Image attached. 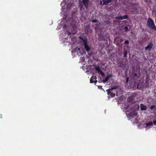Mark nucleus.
Here are the masks:
<instances>
[{
  "label": "nucleus",
  "instance_id": "29",
  "mask_svg": "<svg viewBox=\"0 0 156 156\" xmlns=\"http://www.w3.org/2000/svg\"><path fill=\"white\" fill-rule=\"evenodd\" d=\"M153 123L154 125H156V120L153 121Z\"/></svg>",
  "mask_w": 156,
  "mask_h": 156
},
{
  "label": "nucleus",
  "instance_id": "12",
  "mask_svg": "<svg viewBox=\"0 0 156 156\" xmlns=\"http://www.w3.org/2000/svg\"><path fill=\"white\" fill-rule=\"evenodd\" d=\"M140 109L141 110H145L147 109V107L146 105L143 104H141L140 105Z\"/></svg>",
  "mask_w": 156,
  "mask_h": 156
},
{
  "label": "nucleus",
  "instance_id": "3",
  "mask_svg": "<svg viewBox=\"0 0 156 156\" xmlns=\"http://www.w3.org/2000/svg\"><path fill=\"white\" fill-rule=\"evenodd\" d=\"M80 38L83 40L84 45V47L86 51L87 52L89 51L90 50L91 48L87 44V40L86 39H83L81 37H80Z\"/></svg>",
  "mask_w": 156,
  "mask_h": 156
},
{
  "label": "nucleus",
  "instance_id": "28",
  "mask_svg": "<svg viewBox=\"0 0 156 156\" xmlns=\"http://www.w3.org/2000/svg\"><path fill=\"white\" fill-rule=\"evenodd\" d=\"M123 39H120L119 40V42H120V43L122 42H123Z\"/></svg>",
  "mask_w": 156,
  "mask_h": 156
},
{
  "label": "nucleus",
  "instance_id": "31",
  "mask_svg": "<svg viewBox=\"0 0 156 156\" xmlns=\"http://www.w3.org/2000/svg\"><path fill=\"white\" fill-rule=\"evenodd\" d=\"M2 114H0V118H2Z\"/></svg>",
  "mask_w": 156,
  "mask_h": 156
},
{
  "label": "nucleus",
  "instance_id": "22",
  "mask_svg": "<svg viewBox=\"0 0 156 156\" xmlns=\"http://www.w3.org/2000/svg\"><path fill=\"white\" fill-rule=\"evenodd\" d=\"M99 73H100L101 74V75L102 76H104L105 75V74L104 73L101 71V70L100 72Z\"/></svg>",
  "mask_w": 156,
  "mask_h": 156
},
{
  "label": "nucleus",
  "instance_id": "2",
  "mask_svg": "<svg viewBox=\"0 0 156 156\" xmlns=\"http://www.w3.org/2000/svg\"><path fill=\"white\" fill-rule=\"evenodd\" d=\"M117 86L112 88L111 89L107 90L108 92V94L111 96V97H113L115 96V94L117 93V91L116 90L117 88Z\"/></svg>",
  "mask_w": 156,
  "mask_h": 156
},
{
  "label": "nucleus",
  "instance_id": "1",
  "mask_svg": "<svg viewBox=\"0 0 156 156\" xmlns=\"http://www.w3.org/2000/svg\"><path fill=\"white\" fill-rule=\"evenodd\" d=\"M147 25L149 27L153 30L156 31V27L154 21L151 18H149L147 21Z\"/></svg>",
  "mask_w": 156,
  "mask_h": 156
},
{
  "label": "nucleus",
  "instance_id": "35",
  "mask_svg": "<svg viewBox=\"0 0 156 156\" xmlns=\"http://www.w3.org/2000/svg\"><path fill=\"white\" fill-rule=\"evenodd\" d=\"M94 79H93V81H94Z\"/></svg>",
  "mask_w": 156,
  "mask_h": 156
},
{
  "label": "nucleus",
  "instance_id": "32",
  "mask_svg": "<svg viewBox=\"0 0 156 156\" xmlns=\"http://www.w3.org/2000/svg\"><path fill=\"white\" fill-rule=\"evenodd\" d=\"M111 23L109 21H108L107 22V24H109V23Z\"/></svg>",
  "mask_w": 156,
  "mask_h": 156
},
{
  "label": "nucleus",
  "instance_id": "5",
  "mask_svg": "<svg viewBox=\"0 0 156 156\" xmlns=\"http://www.w3.org/2000/svg\"><path fill=\"white\" fill-rule=\"evenodd\" d=\"M153 46V43L151 41L150 42V43H149L147 46L145 47V50L146 51H147V50H148L149 51H150L151 50V48H152Z\"/></svg>",
  "mask_w": 156,
  "mask_h": 156
},
{
  "label": "nucleus",
  "instance_id": "27",
  "mask_svg": "<svg viewBox=\"0 0 156 156\" xmlns=\"http://www.w3.org/2000/svg\"><path fill=\"white\" fill-rule=\"evenodd\" d=\"M132 7V9H134V10H136L137 9V8L136 6H133Z\"/></svg>",
  "mask_w": 156,
  "mask_h": 156
},
{
  "label": "nucleus",
  "instance_id": "26",
  "mask_svg": "<svg viewBox=\"0 0 156 156\" xmlns=\"http://www.w3.org/2000/svg\"><path fill=\"white\" fill-rule=\"evenodd\" d=\"M100 38L101 39V40H102L104 41L105 40V38L104 37L102 36H101Z\"/></svg>",
  "mask_w": 156,
  "mask_h": 156
},
{
  "label": "nucleus",
  "instance_id": "15",
  "mask_svg": "<svg viewBox=\"0 0 156 156\" xmlns=\"http://www.w3.org/2000/svg\"><path fill=\"white\" fill-rule=\"evenodd\" d=\"M153 122H152L151 121L149 122L146 123V126H152L153 125Z\"/></svg>",
  "mask_w": 156,
  "mask_h": 156
},
{
  "label": "nucleus",
  "instance_id": "19",
  "mask_svg": "<svg viewBox=\"0 0 156 156\" xmlns=\"http://www.w3.org/2000/svg\"><path fill=\"white\" fill-rule=\"evenodd\" d=\"M127 51H124V57H125L127 55Z\"/></svg>",
  "mask_w": 156,
  "mask_h": 156
},
{
  "label": "nucleus",
  "instance_id": "6",
  "mask_svg": "<svg viewBox=\"0 0 156 156\" xmlns=\"http://www.w3.org/2000/svg\"><path fill=\"white\" fill-rule=\"evenodd\" d=\"M97 78L96 76H92L91 77V79H90V82L91 83H96L97 82V80H96Z\"/></svg>",
  "mask_w": 156,
  "mask_h": 156
},
{
  "label": "nucleus",
  "instance_id": "30",
  "mask_svg": "<svg viewBox=\"0 0 156 156\" xmlns=\"http://www.w3.org/2000/svg\"><path fill=\"white\" fill-rule=\"evenodd\" d=\"M100 4L101 5H103V4H102V1H101L100 2Z\"/></svg>",
  "mask_w": 156,
  "mask_h": 156
},
{
  "label": "nucleus",
  "instance_id": "8",
  "mask_svg": "<svg viewBox=\"0 0 156 156\" xmlns=\"http://www.w3.org/2000/svg\"><path fill=\"white\" fill-rule=\"evenodd\" d=\"M139 76L140 74H137L136 73H135L133 74L132 78L134 80H136L139 79Z\"/></svg>",
  "mask_w": 156,
  "mask_h": 156
},
{
  "label": "nucleus",
  "instance_id": "34",
  "mask_svg": "<svg viewBox=\"0 0 156 156\" xmlns=\"http://www.w3.org/2000/svg\"><path fill=\"white\" fill-rule=\"evenodd\" d=\"M69 34H70V33H69V32L68 35H69Z\"/></svg>",
  "mask_w": 156,
  "mask_h": 156
},
{
  "label": "nucleus",
  "instance_id": "24",
  "mask_svg": "<svg viewBox=\"0 0 156 156\" xmlns=\"http://www.w3.org/2000/svg\"><path fill=\"white\" fill-rule=\"evenodd\" d=\"M155 107V106L154 105H151L150 107V108L151 109H154Z\"/></svg>",
  "mask_w": 156,
  "mask_h": 156
},
{
  "label": "nucleus",
  "instance_id": "23",
  "mask_svg": "<svg viewBox=\"0 0 156 156\" xmlns=\"http://www.w3.org/2000/svg\"><path fill=\"white\" fill-rule=\"evenodd\" d=\"M124 44H129V41L128 40H126L125 41Z\"/></svg>",
  "mask_w": 156,
  "mask_h": 156
},
{
  "label": "nucleus",
  "instance_id": "10",
  "mask_svg": "<svg viewBox=\"0 0 156 156\" xmlns=\"http://www.w3.org/2000/svg\"><path fill=\"white\" fill-rule=\"evenodd\" d=\"M112 76V75H108L107 76H106V77L105 78V79L102 80L103 82L105 83L107 81H108V80Z\"/></svg>",
  "mask_w": 156,
  "mask_h": 156
},
{
  "label": "nucleus",
  "instance_id": "14",
  "mask_svg": "<svg viewBox=\"0 0 156 156\" xmlns=\"http://www.w3.org/2000/svg\"><path fill=\"white\" fill-rule=\"evenodd\" d=\"M95 69L96 70L97 72H99L101 70L100 69L99 66H96L95 68Z\"/></svg>",
  "mask_w": 156,
  "mask_h": 156
},
{
  "label": "nucleus",
  "instance_id": "7",
  "mask_svg": "<svg viewBox=\"0 0 156 156\" xmlns=\"http://www.w3.org/2000/svg\"><path fill=\"white\" fill-rule=\"evenodd\" d=\"M119 37L118 36L115 37L114 39V42L115 43V44L117 45H119Z\"/></svg>",
  "mask_w": 156,
  "mask_h": 156
},
{
  "label": "nucleus",
  "instance_id": "17",
  "mask_svg": "<svg viewBox=\"0 0 156 156\" xmlns=\"http://www.w3.org/2000/svg\"><path fill=\"white\" fill-rule=\"evenodd\" d=\"M128 16L127 15H125L122 16V20L125 19H127L128 18Z\"/></svg>",
  "mask_w": 156,
  "mask_h": 156
},
{
  "label": "nucleus",
  "instance_id": "9",
  "mask_svg": "<svg viewBox=\"0 0 156 156\" xmlns=\"http://www.w3.org/2000/svg\"><path fill=\"white\" fill-rule=\"evenodd\" d=\"M112 1V0H103V5H107L108 4L111 2Z\"/></svg>",
  "mask_w": 156,
  "mask_h": 156
},
{
  "label": "nucleus",
  "instance_id": "16",
  "mask_svg": "<svg viewBox=\"0 0 156 156\" xmlns=\"http://www.w3.org/2000/svg\"><path fill=\"white\" fill-rule=\"evenodd\" d=\"M79 7L80 10H82V9L84 10V8H83V5L82 4H81L79 5Z\"/></svg>",
  "mask_w": 156,
  "mask_h": 156
},
{
  "label": "nucleus",
  "instance_id": "4",
  "mask_svg": "<svg viewBox=\"0 0 156 156\" xmlns=\"http://www.w3.org/2000/svg\"><path fill=\"white\" fill-rule=\"evenodd\" d=\"M90 0H83L82 2L86 9H88V5Z\"/></svg>",
  "mask_w": 156,
  "mask_h": 156
},
{
  "label": "nucleus",
  "instance_id": "21",
  "mask_svg": "<svg viewBox=\"0 0 156 156\" xmlns=\"http://www.w3.org/2000/svg\"><path fill=\"white\" fill-rule=\"evenodd\" d=\"M129 80V77H126V84L128 83Z\"/></svg>",
  "mask_w": 156,
  "mask_h": 156
},
{
  "label": "nucleus",
  "instance_id": "18",
  "mask_svg": "<svg viewBox=\"0 0 156 156\" xmlns=\"http://www.w3.org/2000/svg\"><path fill=\"white\" fill-rule=\"evenodd\" d=\"M115 18L116 19H118V20H122V16H116L115 17Z\"/></svg>",
  "mask_w": 156,
  "mask_h": 156
},
{
  "label": "nucleus",
  "instance_id": "33",
  "mask_svg": "<svg viewBox=\"0 0 156 156\" xmlns=\"http://www.w3.org/2000/svg\"><path fill=\"white\" fill-rule=\"evenodd\" d=\"M96 26H98V25H99V24H98V23H97V24H96Z\"/></svg>",
  "mask_w": 156,
  "mask_h": 156
},
{
  "label": "nucleus",
  "instance_id": "13",
  "mask_svg": "<svg viewBox=\"0 0 156 156\" xmlns=\"http://www.w3.org/2000/svg\"><path fill=\"white\" fill-rule=\"evenodd\" d=\"M130 115L131 116H136L137 115V114L135 112H132L130 113Z\"/></svg>",
  "mask_w": 156,
  "mask_h": 156
},
{
  "label": "nucleus",
  "instance_id": "25",
  "mask_svg": "<svg viewBox=\"0 0 156 156\" xmlns=\"http://www.w3.org/2000/svg\"><path fill=\"white\" fill-rule=\"evenodd\" d=\"M98 22V20H95L94 19L92 20V23H96Z\"/></svg>",
  "mask_w": 156,
  "mask_h": 156
},
{
  "label": "nucleus",
  "instance_id": "11",
  "mask_svg": "<svg viewBox=\"0 0 156 156\" xmlns=\"http://www.w3.org/2000/svg\"><path fill=\"white\" fill-rule=\"evenodd\" d=\"M80 48H76L72 51V52L73 53L76 52L77 54H78V53L80 51Z\"/></svg>",
  "mask_w": 156,
  "mask_h": 156
},
{
  "label": "nucleus",
  "instance_id": "20",
  "mask_svg": "<svg viewBox=\"0 0 156 156\" xmlns=\"http://www.w3.org/2000/svg\"><path fill=\"white\" fill-rule=\"evenodd\" d=\"M124 29L125 30V31L127 32L128 31V28L127 27L125 26L124 27Z\"/></svg>",
  "mask_w": 156,
  "mask_h": 156
}]
</instances>
